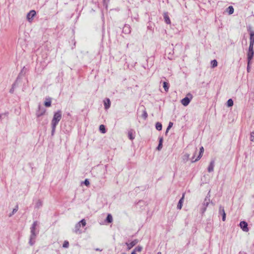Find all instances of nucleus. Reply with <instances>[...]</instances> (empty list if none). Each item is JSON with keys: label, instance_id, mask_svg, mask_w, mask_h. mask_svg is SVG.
<instances>
[{"label": "nucleus", "instance_id": "obj_1", "mask_svg": "<svg viewBox=\"0 0 254 254\" xmlns=\"http://www.w3.org/2000/svg\"><path fill=\"white\" fill-rule=\"evenodd\" d=\"M62 115L61 111H58L56 112L54 115L53 118L52 120L51 125L52 127V131L54 132L55 130L57 125L62 119Z\"/></svg>", "mask_w": 254, "mask_h": 254}, {"label": "nucleus", "instance_id": "obj_2", "mask_svg": "<svg viewBox=\"0 0 254 254\" xmlns=\"http://www.w3.org/2000/svg\"><path fill=\"white\" fill-rule=\"evenodd\" d=\"M192 99V95L190 94H188L187 96L183 98L181 100V103L185 106L189 105L190 100Z\"/></svg>", "mask_w": 254, "mask_h": 254}, {"label": "nucleus", "instance_id": "obj_3", "mask_svg": "<svg viewBox=\"0 0 254 254\" xmlns=\"http://www.w3.org/2000/svg\"><path fill=\"white\" fill-rule=\"evenodd\" d=\"M36 12L34 10H32L27 15V19L29 22H31L33 17L36 15Z\"/></svg>", "mask_w": 254, "mask_h": 254}, {"label": "nucleus", "instance_id": "obj_4", "mask_svg": "<svg viewBox=\"0 0 254 254\" xmlns=\"http://www.w3.org/2000/svg\"><path fill=\"white\" fill-rule=\"evenodd\" d=\"M204 152V148L202 146H201L200 148V150H199V154L198 155V156L197 157V158L196 159H194V155L191 158V162H195L198 160H199L200 158L202 157V155H203V153Z\"/></svg>", "mask_w": 254, "mask_h": 254}, {"label": "nucleus", "instance_id": "obj_5", "mask_svg": "<svg viewBox=\"0 0 254 254\" xmlns=\"http://www.w3.org/2000/svg\"><path fill=\"white\" fill-rule=\"evenodd\" d=\"M240 226L245 232H248V224L245 221H241L240 223Z\"/></svg>", "mask_w": 254, "mask_h": 254}, {"label": "nucleus", "instance_id": "obj_6", "mask_svg": "<svg viewBox=\"0 0 254 254\" xmlns=\"http://www.w3.org/2000/svg\"><path fill=\"white\" fill-rule=\"evenodd\" d=\"M254 55V51H248L247 54L248 64H250L251 61L253 59Z\"/></svg>", "mask_w": 254, "mask_h": 254}, {"label": "nucleus", "instance_id": "obj_7", "mask_svg": "<svg viewBox=\"0 0 254 254\" xmlns=\"http://www.w3.org/2000/svg\"><path fill=\"white\" fill-rule=\"evenodd\" d=\"M138 243V241L137 240H134V241H132L130 243H126V245L127 246V249L130 250L131 248H132L134 246H135L137 243Z\"/></svg>", "mask_w": 254, "mask_h": 254}, {"label": "nucleus", "instance_id": "obj_8", "mask_svg": "<svg viewBox=\"0 0 254 254\" xmlns=\"http://www.w3.org/2000/svg\"><path fill=\"white\" fill-rule=\"evenodd\" d=\"M44 105L46 107H49L51 106V99L50 98H46L44 102Z\"/></svg>", "mask_w": 254, "mask_h": 254}, {"label": "nucleus", "instance_id": "obj_9", "mask_svg": "<svg viewBox=\"0 0 254 254\" xmlns=\"http://www.w3.org/2000/svg\"><path fill=\"white\" fill-rule=\"evenodd\" d=\"M214 161H212L209 166H208V171L209 172H211L212 171H213V169H214Z\"/></svg>", "mask_w": 254, "mask_h": 254}, {"label": "nucleus", "instance_id": "obj_10", "mask_svg": "<svg viewBox=\"0 0 254 254\" xmlns=\"http://www.w3.org/2000/svg\"><path fill=\"white\" fill-rule=\"evenodd\" d=\"M184 197H185V193H183L182 197L179 200L178 204V206H177V208L179 209H181L182 208V207L183 200Z\"/></svg>", "mask_w": 254, "mask_h": 254}, {"label": "nucleus", "instance_id": "obj_11", "mask_svg": "<svg viewBox=\"0 0 254 254\" xmlns=\"http://www.w3.org/2000/svg\"><path fill=\"white\" fill-rule=\"evenodd\" d=\"M110 100L109 99H107L104 101V105L105 109H108L110 106Z\"/></svg>", "mask_w": 254, "mask_h": 254}, {"label": "nucleus", "instance_id": "obj_12", "mask_svg": "<svg viewBox=\"0 0 254 254\" xmlns=\"http://www.w3.org/2000/svg\"><path fill=\"white\" fill-rule=\"evenodd\" d=\"M226 11L229 14H232L234 12V8L232 6H229L227 9Z\"/></svg>", "mask_w": 254, "mask_h": 254}, {"label": "nucleus", "instance_id": "obj_13", "mask_svg": "<svg viewBox=\"0 0 254 254\" xmlns=\"http://www.w3.org/2000/svg\"><path fill=\"white\" fill-rule=\"evenodd\" d=\"M128 136L129 138L131 140H132L134 139V137L133 136V131L132 130L128 131Z\"/></svg>", "mask_w": 254, "mask_h": 254}, {"label": "nucleus", "instance_id": "obj_14", "mask_svg": "<svg viewBox=\"0 0 254 254\" xmlns=\"http://www.w3.org/2000/svg\"><path fill=\"white\" fill-rule=\"evenodd\" d=\"M106 221L108 223H110L113 221V218L110 214H109L107 217Z\"/></svg>", "mask_w": 254, "mask_h": 254}, {"label": "nucleus", "instance_id": "obj_15", "mask_svg": "<svg viewBox=\"0 0 254 254\" xmlns=\"http://www.w3.org/2000/svg\"><path fill=\"white\" fill-rule=\"evenodd\" d=\"M250 40V43L254 44V32L251 33Z\"/></svg>", "mask_w": 254, "mask_h": 254}, {"label": "nucleus", "instance_id": "obj_16", "mask_svg": "<svg viewBox=\"0 0 254 254\" xmlns=\"http://www.w3.org/2000/svg\"><path fill=\"white\" fill-rule=\"evenodd\" d=\"M99 129L102 133H105L106 132L105 127L103 125H101L100 126Z\"/></svg>", "mask_w": 254, "mask_h": 254}, {"label": "nucleus", "instance_id": "obj_17", "mask_svg": "<svg viewBox=\"0 0 254 254\" xmlns=\"http://www.w3.org/2000/svg\"><path fill=\"white\" fill-rule=\"evenodd\" d=\"M37 225V222L36 221L34 222L32 225V227L31 228V232L33 234H34V231L36 228V227Z\"/></svg>", "mask_w": 254, "mask_h": 254}, {"label": "nucleus", "instance_id": "obj_18", "mask_svg": "<svg viewBox=\"0 0 254 254\" xmlns=\"http://www.w3.org/2000/svg\"><path fill=\"white\" fill-rule=\"evenodd\" d=\"M164 19H165V22L167 23V24H170L171 23V20L169 17V16H168L167 14H165L164 15Z\"/></svg>", "mask_w": 254, "mask_h": 254}, {"label": "nucleus", "instance_id": "obj_19", "mask_svg": "<svg viewBox=\"0 0 254 254\" xmlns=\"http://www.w3.org/2000/svg\"><path fill=\"white\" fill-rule=\"evenodd\" d=\"M162 124L159 122L157 123L156 124V128L158 130H161L162 129Z\"/></svg>", "mask_w": 254, "mask_h": 254}, {"label": "nucleus", "instance_id": "obj_20", "mask_svg": "<svg viewBox=\"0 0 254 254\" xmlns=\"http://www.w3.org/2000/svg\"><path fill=\"white\" fill-rule=\"evenodd\" d=\"M163 87L165 90L167 92L169 90V85L168 83L166 82H164L163 83Z\"/></svg>", "mask_w": 254, "mask_h": 254}, {"label": "nucleus", "instance_id": "obj_21", "mask_svg": "<svg viewBox=\"0 0 254 254\" xmlns=\"http://www.w3.org/2000/svg\"><path fill=\"white\" fill-rule=\"evenodd\" d=\"M212 67L214 68L217 66V62L216 60H212L211 62Z\"/></svg>", "mask_w": 254, "mask_h": 254}, {"label": "nucleus", "instance_id": "obj_22", "mask_svg": "<svg viewBox=\"0 0 254 254\" xmlns=\"http://www.w3.org/2000/svg\"><path fill=\"white\" fill-rule=\"evenodd\" d=\"M233 105V101L232 99H230L227 101V106L228 107H231Z\"/></svg>", "mask_w": 254, "mask_h": 254}, {"label": "nucleus", "instance_id": "obj_23", "mask_svg": "<svg viewBox=\"0 0 254 254\" xmlns=\"http://www.w3.org/2000/svg\"><path fill=\"white\" fill-rule=\"evenodd\" d=\"M162 140H163L162 138H161L160 139L159 143V145L157 147V149L158 150H160L162 148Z\"/></svg>", "mask_w": 254, "mask_h": 254}, {"label": "nucleus", "instance_id": "obj_24", "mask_svg": "<svg viewBox=\"0 0 254 254\" xmlns=\"http://www.w3.org/2000/svg\"><path fill=\"white\" fill-rule=\"evenodd\" d=\"M148 117V114L145 110H144L143 112V114L142 115V117L144 119L146 120Z\"/></svg>", "mask_w": 254, "mask_h": 254}, {"label": "nucleus", "instance_id": "obj_25", "mask_svg": "<svg viewBox=\"0 0 254 254\" xmlns=\"http://www.w3.org/2000/svg\"><path fill=\"white\" fill-rule=\"evenodd\" d=\"M142 249V248L140 246H137L135 248L134 251L135 252H140Z\"/></svg>", "mask_w": 254, "mask_h": 254}, {"label": "nucleus", "instance_id": "obj_26", "mask_svg": "<svg viewBox=\"0 0 254 254\" xmlns=\"http://www.w3.org/2000/svg\"><path fill=\"white\" fill-rule=\"evenodd\" d=\"M254 43H250V46H249V51H254Z\"/></svg>", "mask_w": 254, "mask_h": 254}, {"label": "nucleus", "instance_id": "obj_27", "mask_svg": "<svg viewBox=\"0 0 254 254\" xmlns=\"http://www.w3.org/2000/svg\"><path fill=\"white\" fill-rule=\"evenodd\" d=\"M69 246L68 242L67 241H65L63 244V247L65 248H68Z\"/></svg>", "mask_w": 254, "mask_h": 254}, {"label": "nucleus", "instance_id": "obj_28", "mask_svg": "<svg viewBox=\"0 0 254 254\" xmlns=\"http://www.w3.org/2000/svg\"><path fill=\"white\" fill-rule=\"evenodd\" d=\"M226 220V213L224 211V209L223 208V213H222V220L225 221Z\"/></svg>", "mask_w": 254, "mask_h": 254}, {"label": "nucleus", "instance_id": "obj_29", "mask_svg": "<svg viewBox=\"0 0 254 254\" xmlns=\"http://www.w3.org/2000/svg\"><path fill=\"white\" fill-rule=\"evenodd\" d=\"M250 140L252 141H254V132H252L251 134Z\"/></svg>", "mask_w": 254, "mask_h": 254}, {"label": "nucleus", "instance_id": "obj_30", "mask_svg": "<svg viewBox=\"0 0 254 254\" xmlns=\"http://www.w3.org/2000/svg\"><path fill=\"white\" fill-rule=\"evenodd\" d=\"M80 222L81 223L83 227L85 226L86 224V221L84 219H82Z\"/></svg>", "mask_w": 254, "mask_h": 254}, {"label": "nucleus", "instance_id": "obj_31", "mask_svg": "<svg viewBox=\"0 0 254 254\" xmlns=\"http://www.w3.org/2000/svg\"><path fill=\"white\" fill-rule=\"evenodd\" d=\"M172 125H173V123L170 122L169 123V126L167 128V131L172 127Z\"/></svg>", "mask_w": 254, "mask_h": 254}, {"label": "nucleus", "instance_id": "obj_32", "mask_svg": "<svg viewBox=\"0 0 254 254\" xmlns=\"http://www.w3.org/2000/svg\"><path fill=\"white\" fill-rule=\"evenodd\" d=\"M84 184L86 186H88L89 185V182L87 179H86L84 181Z\"/></svg>", "mask_w": 254, "mask_h": 254}, {"label": "nucleus", "instance_id": "obj_33", "mask_svg": "<svg viewBox=\"0 0 254 254\" xmlns=\"http://www.w3.org/2000/svg\"><path fill=\"white\" fill-rule=\"evenodd\" d=\"M17 210H18V206H17L15 208L13 209L12 213L13 214L14 213L16 212L17 211Z\"/></svg>", "mask_w": 254, "mask_h": 254}, {"label": "nucleus", "instance_id": "obj_34", "mask_svg": "<svg viewBox=\"0 0 254 254\" xmlns=\"http://www.w3.org/2000/svg\"><path fill=\"white\" fill-rule=\"evenodd\" d=\"M185 157L186 159L187 160H188L189 159V157H190V155L187 154L185 155Z\"/></svg>", "mask_w": 254, "mask_h": 254}, {"label": "nucleus", "instance_id": "obj_35", "mask_svg": "<svg viewBox=\"0 0 254 254\" xmlns=\"http://www.w3.org/2000/svg\"><path fill=\"white\" fill-rule=\"evenodd\" d=\"M223 208L221 206L220 207V212L223 213Z\"/></svg>", "mask_w": 254, "mask_h": 254}, {"label": "nucleus", "instance_id": "obj_36", "mask_svg": "<svg viewBox=\"0 0 254 254\" xmlns=\"http://www.w3.org/2000/svg\"><path fill=\"white\" fill-rule=\"evenodd\" d=\"M249 65L250 64H248L247 70H248V71H249V69H250V66H249Z\"/></svg>", "mask_w": 254, "mask_h": 254}, {"label": "nucleus", "instance_id": "obj_37", "mask_svg": "<svg viewBox=\"0 0 254 254\" xmlns=\"http://www.w3.org/2000/svg\"><path fill=\"white\" fill-rule=\"evenodd\" d=\"M131 254H136V252L135 251H133L132 253H131Z\"/></svg>", "mask_w": 254, "mask_h": 254}, {"label": "nucleus", "instance_id": "obj_38", "mask_svg": "<svg viewBox=\"0 0 254 254\" xmlns=\"http://www.w3.org/2000/svg\"><path fill=\"white\" fill-rule=\"evenodd\" d=\"M43 114H40V115H37V116H38V117H39V116H40L42 115Z\"/></svg>", "mask_w": 254, "mask_h": 254}, {"label": "nucleus", "instance_id": "obj_39", "mask_svg": "<svg viewBox=\"0 0 254 254\" xmlns=\"http://www.w3.org/2000/svg\"><path fill=\"white\" fill-rule=\"evenodd\" d=\"M157 254H161V252H158Z\"/></svg>", "mask_w": 254, "mask_h": 254}]
</instances>
